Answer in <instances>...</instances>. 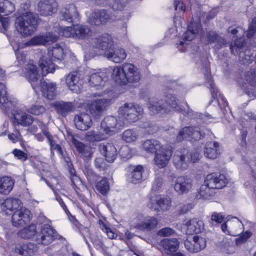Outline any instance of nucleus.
I'll return each instance as SVG.
<instances>
[{
  "label": "nucleus",
  "mask_w": 256,
  "mask_h": 256,
  "mask_svg": "<svg viewBox=\"0 0 256 256\" xmlns=\"http://www.w3.org/2000/svg\"><path fill=\"white\" fill-rule=\"evenodd\" d=\"M140 70L130 63H124L120 66H114L112 76L119 85L124 86L128 83H137L142 78Z\"/></svg>",
  "instance_id": "1"
},
{
  "label": "nucleus",
  "mask_w": 256,
  "mask_h": 256,
  "mask_svg": "<svg viewBox=\"0 0 256 256\" xmlns=\"http://www.w3.org/2000/svg\"><path fill=\"white\" fill-rule=\"evenodd\" d=\"M65 54L64 48L59 44H56L48 52V56H43L38 61V66L42 70V76L54 71L56 66L53 62L60 63L64 58Z\"/></svg>",
  "instance_id": "2"
},
{
  "label": "nucleus",
  "mask_w": 256,
  "mask_h": 256,
  "mask_svg": "<svg viewBox=\"0 0 256 256\" xmlns=\"http://www.w3.org/2000/svg\"><path fill=\"white\" fill-rule=\"evenodd\" d=\"M38 16L31 12H26L18 18L15 24L19 33L24 36L32 34L37 25Z\"/></svg>",
  "instance_id": "3"
},
{
  "label": "nucleus",
  "mask_w": 256,
  "mask_h": 256,
  "mask_svg": "<svg viewBox=\"0 0 256 256\" xmlns=\"http://www.w3.org/2000/svg\"><path fill=\"white\" fill-rule=\"evenodd\" d=\"M230 48L232 54L238 55L240 62L244 65L250 64L256 58V52H252L250 50L246 48L243 39L234 40L233 44H230Z\"/></svg>",
  "instance_id": "4"
},
{
  "label": "nucleus",
  "mask_w": 256,
  "mask_h": 256,
  "mask_svg": "<svg viewBox=\"0 0 256 256\" xmlns=\"http://www.w3.org/2000/svg\"><path fill=\"white\" fill-rule=\"evenodd\" d=\"M143 108L140 105L126 103L119 108V114L130 122H134L143 114Z\"/></svg>",
  "instance_id": "5"
},
{
  "label": "nucleus",
  "mask_w": 256,
  "mask_h": 256,
  "mask_svg": "<svg viewBox=\"0 0 256 256\" xmlns=\"http://www.w3.org/2000/svg\"><path fill=\"white\" fill-rule=\"evenodd\" d=\"M206 135L204 130L197 126H186L182 129L176 136L178 142H181L184 139L190 140H198L203 138Z\"/></svg>",
  "instance_id": "6"
},
{
  "label": "nucleus",
  "mask_w": 256,
  "mask_h": 256,
  "mask_svg": "<svg viewBox=\"0 0 256 256\" xmlns=\"http://www.w3.org/2000/svg\"><path fill=\"white\" fill-rule=\"evenodd\" d=\"M124 123L114 116H107L101 122L103 132L108 136H112L124 128Z\"/></svg>",
  "instance_id": "7"
},
{
  "label": "nucleus",
  "mask_w": 256,
  "mask_h": 256,
  "mask_svg": "<svg viewBox=\"0 0 256 256\" xmlns=\"http://www.w3.org/2000/svg\"><path fill=\"white\" fill-rule=\"evenodd\" d=\"M110 105V100L99 99L92 101L87 104L86 110L94 118H99Z\"/></svg>",
  "instance_id": "8"
},
{
  "label": "nucleus",
  "mask_w": 256,
  "mask_h": 256,
  "mask_svg": "<svg viewBox=\"0 0 256 256\" xmlns=\"http://www.w3.org/2000/svg\"><path fill=\"white\" fill-rule=\"evenodd\" d=\"M206 245L205 238L199 236H189L184 241L185 248L190 252L196 253L204 249Z\"/></svg>",
  "instance_id": "9"
},
{
  "label": "nucleus",
  "mask_w": 256,
  "mask_h": 256,
  "mask_svg": "<svg viewBox=\"0 0 256 256\" xmlns=\"http://www.w3.org/2000/svg\"><path fill=\"white\" fill-rule=\"evenodd\" d=\"M173 163L178 170L186 169L190 162V152L186 149L176 150L172 158Z\"/></svg>",
  "instance_id": "10"
},
{
  "label": "nucleus",
  "mask_w": 256,
  "mask_h": 256,
  "mask_svg": "<svg viewBox=\"0 0 256 256\" xmlns=\"http://www.w3.org/2000/svg\"><path fill=\"white\" fill-rule=\"evenodd\" d=\"M149 208L156 212H166L171 206V200L168 196H155L150 198Z\"/></svg>",
  "instance_id": "11"
},
{
  "label": "nucleus",
  "mask_w": 256,
  "mask_h": 256,
  "mask_svg": "<svg viewBox=\"0 0 256 256\" xmlns=\"http://www.w3.org/2000/svg\"><path fill=\"white\" fill-rule=\"evenodd\" d=\"M54 239V230L49 225L42 226L40 232L36 234L34 241L38 244L48 245Z\"/></svg>",
  "instance_id": "12"
},
{
  "label": "nucleus",
  "mask_w": 256,
  "mask_h": 256,
  "mask_svg": "<svg viewBox=\"0 0 256 256\" xmlns=\"http://www.w3.org/2000/svg\"><path fill=\"white\" fill-rule=\"evenodd\" d=\"M30 211L26 208H20L14 212L12 216V222L15 227H22L30 221Z\"/></svg>",
  "instance_id": "13"
},
{
  "label": "nucleus",
  "mask_w": 256,
  "mask_h": 256,
  "mask_svg": "<svg viewBox=\"0 0 256 256\" xmlns=\"http://www.w3.org/2000/svg\"><path fill=\"white\" fill-rule=\"evenodd\" d=\"M204 182L210 188L220 189L226 186L227 180L224 174L214 172L206 176Z\"/></svg>",
  "instance_id": "14"
},
{
  "label": "nucleus",
  "mask_w": 256,
  "mask_h": 256,
  "mask_svg": "<svg viewBox=\"0 0 256 256\" xmlns=\"http://www.w3.org/2000/svg\"><path fill=\"white\" fill-rule=\"evenodd\" d=\"M112 18V14L107 10H96L90 14L88 22L92 24L101 26L104 24Z\"/></svg>",
  "instance_id": "15"
},
{
  "label": "nucleus",
  "mask_w": 256,
  "mask_h": 256,
  "mask_svg": "<svg viewBox=\"0 0 256 256\" xmlns=\"http://www.w3.org/2000/svg\"><path fill=\"white\" fill-rule=\"evenodd\" d=\"M58 8L56 0H40L38 4V10L40 14L48 16L56 12Z\"/></svg>",
  "instance_id": "16"
},
{
  "label": "nucleus",
  "mask_w": 256,
  "mask_h": 256,
  "mask_svg": "<svg viewBox=\"0 0 256 256\" xmlns=\"http://www.w3.org/2000/svg\"><path fill=\"white\" fill-rule=\"evenodd\" d=\"M58 40V36L52 32L46 34V35L36 36L26 42L28 46L37 45H45L50 42H54Z\"/></svg>",
  "instance_id": "17"
},
{
  "label": "nucleus",
  "mask_w": 256,
  "mask_h": 256,
  "mask_svg": "<svg viewBox=\"0 0 256 256\" xmlns=\"http://www.w3.org/2000/svg\"><path fill=\"white\" fill-rule=\"evenodd\" d=\"M94 46L96 48L102 50L104 53H106L114 47V42L112 36L105 34L96 38Z\"/></svg>",
  "instance_id": "18"
},
{
  "label": "nucleus",
  "mask_w": 256,
  "mask_h": 256,
  "mask_svg": "<svg viewBox=\"0 0 256 256\" xmlns=\"http://www.w3.org/2000/svg\"><path fill=\"white\" fill-rule=\"evenodd\" d=\"M192 186V180L186 176H180L176 178L174 184V190L179 194L188 193Z\"/></svg>",
  "instance_id": "19"
},
{
  "label": "nucleus",
  "mask_w": 256,
  "mask_h": 256,
  "mask_svg": "<svg viewBox=\"0 0 256 256\" xmlns=\"http://www.w3.org/2000/svg\"><path fill=\"white\" fill-rule=\"evenodd\" d=\"M59 16L61 20L72 22L78 19L79 14L75 5L70 4L61 9Z\"/></svg>",
  "instance_id": "20"
},
{
  "label": "nucleus",
  "mask_w": 256,
  "mask_h": 256,
  "mask_svg": "<svg viewBox=\"0 0 256 256\" xmlns=\"http://www.w3.org/2000/svg\"><path fill=\"white\" fill-rule=\"evenodd\" d=\"M166 102L167 104L176 110L182 112L184 115L194 118L196 114L189 106L186 104V108H182L178 104V100L172 94H168L166 96Z\"/></svg>",
  "instance_id": "21"
},
{
  "label": "nucleus",
  "mask_w": 256,
  "mask_h": 256,
  "mask_svg": "<svg viewBox=\"0 0 256 256\" xmlns=\"http://www.w3.org/2000/svg\"><path fill=\"white\" fill-rule=\"evenodd\" d=\"M99 148L108 162H113L116 158L117 150L112 144L108 142L101 144L100 145Z\"/></svg>",
  "instance_id": "22"
},
{
  "label": "nucleus",
  "mask_w": 256,
  "mask_h": 256,
  "mask_svg": "<svg viewBox=\"0 0 256 256\" xmlns=\"http://www.w3.org/2000/svg\"><path fill=\"white\" fill-rule=\"evenodd\" d=\"M74 122L76 128L81 130H86L92 125V120L88 114L76 115Z\"/></svg>",
  "instance_id": "23"
},
{
  "label": "nucleus",
  "mask_w": 256,
  "mask_h": 256,
  "mask_svg": "<svg viewBox=\"0 0 256 256\" xmlns=\"http://www.w3.org/2000/svg\"><path fill=\"white\" fill-rule=\"evenodd\" d=\"M66 82L70 90L76 93L80 92L82 86L77 72H72L66 76Z\"/></svg>",
  "instance_id": "24"
},
{
  "label": "nucleus",
  "mask_w": 256,
  "mask_h": 256,
  "mask_svg": "<svg viewBox=\"0 0 256 256\" xmlns=\"http://www.w3.org/2000/svg\"><path fill=\"white\" fill-rule=\"evenodd\" d=\"M185 226H186V234H192L194 233L198 234L201 232L204 229V224L202 220L194 218L188 220Z\"/></svg>",
  "instance_id": "25"
},
{
  "label": "nucleus",
  "mask_w": 256,
  "mask_h": 256,
  "mask_svg": "<svg viewBox=\"0 0 256 256\" xmlns=\"http://www.w3.org/2000/svg\"><path fill=\"white\" fill-rule=\"evenodd\" d=\"M53 106L57 112L63 116L74 111L76 108L74 102L64 101L56 102L54 104Z\"/></svg>",
  "instance_id": "26"
},
{
  "label": "nucleus",
  "mask_w": 256,
  "mask_h": 256,
  "mask_svg": "<svg viewBox=\"0 0 256 256\" xmlns=\"http://www.w3.org/2000/svg\"><path fill=\"white\" fill-rule=\"evenodd\" d=\"M104 55L108 60L116 63L122 62L126 56V54L124 49L122 48H114V46L108 52L104 53Z\"/></svg>",
  "instance_id": "27"
},
{
  "label": "nucleus",
  "mask_w": 256,
  "mask_h": 256,
  "mask_svg": "<svg viewBox=\"0 0 256 256\" xmlns=\"http://www.w3.org/2000/svg\"><path fill=\"white\" fill-rule=\"evenodd\" d=\"M193 20H194L193 19ZM201 18H198V22L193 21L188 26L187 30L183 35V39L185 41H190L194 39L198 34L200 28V22Z\"/></svg>",
  "instance_id": "28"
},
{
  "label": "nucleus",
  "mask_w": 256,
  "mask_h": 256,
  "mask_svg": "<svg viewBox=\"0 0 256 256\" xmlns=\"http://www.w3.org/2000/svg\"><path fill=\"white\" fill-rule=\"evenodd\" d=\"M204 156L210 159H215L220 155V146L218 142H208L204 148Z\"/></svg>",
  "instance_id": "29"
},
{
  "label": "nucleus",
  "mask_w": 256,
  "mask_h": 256,
  "mask_svg": "<svg viewBox=\"0 0 256 256\" xmlns=\"http://www.w3.org/2000/svg\"><path fill=\"white\" fill-rule=\"evenodd\" d=\"M144 149L147 152L152 154L164 152V148L160 142L156 140L151 139L144 141L142 144Z\"/></svg>",
  "instance_id": "30"
},
{
  "label": "nucleus",
  "mask_w": 256,
  "mask_h": 256,
  "mask_svg": "<svg viewBox=\"0 0 256 256\" xmlns=\"http://www.w3.org/2000/svg\"><path fill=\"white\" fill-rule=\"evenodd\" d=\"M21 201L16 198H7L0 204V208L3 211L9 210L10 212L20 210L22 208L21 206Z\"/></svg>",
  "instance_id": "31"
},
{
  "label": "nucleus",
  "mask_w": 256,
  "mask_h": 256,
  "mask_svg": "<svg viewBox=\"0 0 256 256\" xmlns=\"http://www.w3.org/2000/svg\"><path fill=\"white\" fill-rule=\"evenodd\" d=\"M206 36L210 44H216L214 48L217 50L226 46L228 44L223 37L214 32H208Z\"/></svg>",
  "instance_id": "32"
},
{
  "label": "nucleus",
  "mask_w": 256,
  "mask_h": 256,
  "mask_svg": "<svg viewBox=\"0 0 256 256\" xmlns=\"http://www.w3.org/2000/svg\"><path fill=\"white\" fill-rule=\"evenodd\" d=\"M180 242L176 238H164L160 242V246L165 250L168 254L175 252L179 248Z\"/></svg>",
  "instance_id": "33"
},
{
  "label": "nucleus",
  "mask_w": 256,
  "mask_h": 256,
  "mask_svg": "<svg viewBox=\"0 0 256 256\" xmlns=\"http://www.w3.org/2000/svg\"><path fill=\"white\" fill-rule=\"evenodd\" d=\"M24 76L30 82H38L39 75L36 66L32 64H26L23 70Z\"/></svg>",
  "instance_id": "34"
},
{
  "label": "nucleus",
  "mask_w": 256,
  "mask_h": 256,
  "mask_svg": "<svg viewBox=\"0 0 256 256\" xmlns=\"http://www.w3.org/2000/svg\"><path fill=\"white\" fill-rule=\"evenodd\" d=\"M40 84L44 96L49 100H52L56 95V84L54 82L41 80Z\"/></svg>",
  "instance_id": "35"
},
{
  "label": "nucleus",
  "mask_w": 256,
  "mask_h": 256,
  "mask_svg": "<svg viewBox=\"0 0 256 256\" xmlns=\"http://www.w3.org/2000/svg\"><path fill=\"white\" fill-rule=\"evenodd\" d=\"M158 224V220L154 216L146 218L142 222L138 224L135 228L143 231H150L155 228Z\"/></svg>",
  "instance_id": "36"
},
{
  "label": "nucleus",
  "mask_w": 256,
  "mask_h": 256,
  "mask_svg": "<svg viewBox=\"0 0 256 256\" xmlns=\"http://www.w3.org/2000/svg\"><path fill=\"white\" fill-rule=\"evenodd\" d=\"M148 110L152 114L164 113L166 111V106L161 100L150 99L148 101Z\"/></svg>",
  "instance_id": "37"
},
{
  "label": "nucleus",
  "mask_w": 256,
  "mask_h": 256,
  "mask_svg": "<svg viewBox=\"0 0 256 256\" xmlns=\"http://www.w3.org/2000/svg\"><path fill=\"white\" fill-rule=\"evenodd\" d=\"M74 36L78 39H84L92 34V31L88 26L82 24L74 25Z\"/></svg>",
  "instance_id": "38"
},
{
  "label": "nucleus",
  "mask_w": 256,
  "mask_h": 256,
  "mask_svg": "<svg viewBox=\"0 0 256 256\" xmlns=\"http://www.w3.org/2000/svg\"><path fill=\"white\" fill-rule=\"evenodd\" d=\"M12 114L14 116V122L22 126H29L32 124L34 122L32 116L28 115L22 111L18 112L16 113L14 112Z\"/></svg>",
  "instance_id": "39"
},
{
  "label": "nucleus",
  "mask_w": 256,
  "mask_h": 256,
  "mask_svg": "<svg viewBox=\"0 0 256 256\" xmlns=\"http://www.w3.org/2000/svg\"><path fill=\"white\" fill-rule=\"evenodd\" d=\"M171 156L172 152L169 150L164 149V152H158L154 158L156 164L160 168L164 167L166 166Z\"/></svg>",
  "instance_id": "40"
},
{
  "label": "nucleus",
  "mask_w": 256,
  "mask_h": 256,
  "mask_svg": "<svg viewBox=\"0 0 256 256\" xmlns=\"http://www.w3.org/2000/svg\"><path fill=\"white\" fill-rule=\"evenodd\" d=\"M14 180L8 176H4L0 179V193L8 194L13 188Z\"/></svg>",
  "instance_id": "41"
},
{
  "label": "nucleus",
  "mask_w": 256,
  "mask_h": 256,
  "mask_svg": "<svg viewBox=\"0 0 256 256\" xmlns=\"http://www.w3.org/2000/svg\"><path fill=\"white\" fill-rule=\"evenodd\" d=\"M36 250V246L32 243L22 245L18 244L14 248L15 252L24 256H31Z\"/></svg>",
  "instance_id": "42"
},
{
  "label": "nucleus",
  "mask_w": 256,
  "mask_h": 256,
  "mask_svg": "<svg viewBox=\"0 0 256 256\" xmlns=\"http://www.w3.org/2000/svg\"><path fill=\"white\" fill-rule=\"evenodd\" d=\"M214 190L213 188L208 186L204 182L198 192L196 197L198 199L210 200L214 194Z\"/></svg>",
  "instance_id": "43"
},
{
  "label": "nucleus",
  "mask_w": 256,
  "mask_h": 256,
  "mask_svg": "<svg viewBox=\"0 0 256 256\" xmlns=\"http://www.w3.org/2000/svg\"><path fill=\"white\" fill-rule=\"evenodd\" d=\"M53 33L56 34L58 36V39L60 36L64 37H73L74 36V25L72 26H67L62 28L59 26H56L54 28V32Z\"/></svg>",
  "instance_id": "44"
},
{
  "label": "nucleus",
  "mask_w": 256,
  "mask_h": 256,
  "mask_svg": "<svg viewBox=\"0 0 256 256\" xmlns=\"http://www.w3.org/2000/svg\"><path fill=\"white\" fill-rule=\"evenodd\" d=\"M18 234L20 237L22 238L28 239L34 238V239L36 234H38L36 226L31 224L28 227L21 230Z\"/></svg>",
  "instance_id": "45"
},
{
  "label": "nucleus",
  "mask_w": 256,
  "mask_h": 256,
  "mask_svg": "<svg viewBox=\"0 0 256 256\" xmlns=\"http://www.w3.org/2000/svg\"><path fill=\"white\" fill-rule=\"evenodd\" d=\"M88 81L92 86H100L107 78L104 72L94 73L86 77Z\"/></svg>",
  "instance_id": "46"
},
{
  "label": "nucleus",
  "mask_w": 256,
  "mask_h": 256,
  "mask_svg": "<svg viewBox=\"0 0 256 256\" xmlns=\"http://www.w3.org/2000/svg\"><path fill=\"white\" fill-rule=\"evenodd\" d=\"M95 188L98 192L102 195H106L110 190V184L106 178H104L100 180H97L95 184Z\"/></svg>",
  "instance_id": "47"
},
{
  "label": "nucleus",
  "mask_w": 256,
  "mask_h": 256,
  "mask_svg": "<svg viewBox=\"0 0 256 256\" xmlns=\"http://www.w3.org/2000/svg\"><path fill=\"white\" fill-rule=\"evenodd\" d=\"M14 10V6L12 3L7 0L0 2V18L2 16H6Z\"/></svg>",
  "instance_id": "48"
},
{
  "label": "nucleus",
  "mask_w": 256,
  "mask_h": 256,
  "mask_svg": "<svg viewBox=\"0 0 256 256\" xmlns=\"http://www.w3.org/2000/svg\"><path fill=\"white\" fill-rule=\"evenodd\" d=\"M138 138L137 132L132 129H128L124 132L122 139L126 142H132L136 140Z\"/></svg>",
  "instance_id": "49"
},
{
  "label": "nucleus",
  "mask_w": 256,
  "mask_h": 256,
  "mask_svg": "<svg viewBox=\"0 0 256 256\" xmlns=\"http://www.w3.org/2000/svg\"><path fill=\"white\" fill-rule=\"evenodd\" d=\"M142 166L138 165L134 167L131 174L130 182L134 184H137L141 181L142 178Z\"/></svg>",
  "instance_id": "50"
},
{
  "label": "nucleus",
  "mask_w": 256,
  "mask_h": 256,
  "mask_svg": "<svg viewBox=\"0 0 256 256\" xmlns=\"http://www.w3.org/2000/svg\"><path fill=\"white\" fill-rule=\"evenodd\" d=\"M0 107L4 113L10 112L12 114L14 112L13 111L14 105L11 101L8 100L6 96L0 99Z\"/></svg>",
  "instance_id": "51"
},
{
  "label": "nucleus",
  "mask_w": 256,
  "mask_h": 256,
  "mask_svg": "<svg viewBox=\"0 0 256 256\" xmlns=\"http://www.w3.org/2000/svg\"><path fill=\"white\" fill-rule=\"evenodd\" d=\"M72 142L80 153L84 154L85 156H88L90 154L88 150L89 148L85 146L82 142L75 138H73Z\"/></svg>",
  "instance_id": "52"
},
{
  "label": "nucleus",
  "mask_w": 256,
  "mask_h": 256,
  "mask_svg": "<svg viewBox=\"0 0 256 256\" xmlns=\"http://www.w3.org/2000/svg\"><path fill=\"white\" fill-rule=\"evenodd\" d=\"M244 80L252 86L256 84V73L254 70L247 72L244 74Z\"/></svg>",
  "instance_id": "53"
},
{
  "label": "nucleus",
  "mask_w": 256,
  "mask_h": 256,
  "mask_svg": "<svg viewBox=\"0 0 256 256\" xmlns=\"http://www.w3.org/2000/svg\"><path fill=\"white\" fill-rule=\"evenodd\" d=\"M46 108L40 104H33L30 108L29 112L34 115H40L44 113L46 111Z\"/></svg>",
  "instance_id": "54"
},
{
  "label": "nucleus",
  "mask_w": 256,
  "mask_h": 256,
  "mask_svg": "<svg viewBox=\"0 0 256 256\" xmlns=\"http://www.w3.org/2000/svg\"><path fill=\"white\" fill-rule=\"evenodd\" d=\"M120 154L124 159H128L132 157L130 149L128 146H122L119 151Z\"/></svg>",
  "instance_id": "55"
},
{
  "label": "nucleus",
  "mask_w": 256,
  "mask_h": 256,
  "mask_svg": "<svg viewBox=\"0 0 256 256\" xmlns=\"http://www.w3.org/2000/svg\"><path fill=\"white\" fill-rule=\"evenodd\" d=\"M256 32V18H252L247 32V36L252 38Z\"/></svg>",
  "instance_id": "56"
},
{
  "label": "nucleus",
  "mask_w": 256,
  "mask_h": 256,
  "mask_svg": "<svg viewBox=\"0 0 256 256\" xmlns=\"http://www.w3.org/2000/svg\"><path fill=\"white\" fill-rule=\"evenodd\" d=\"M174 232V230L172 228H164L159 230L157 232V234L161 236H168L173 234Z\"/></svg>",
  "instance_id": "57"
},
{
  "label": "nucleus",
  "mask_w": 256,
  "mask_h": 256,
  "mask_svg": "<svg viewBox=\"0 0 256 256\" xmlns=\"http://www.w3.org/2000/svg\"><path fill=\"white\" fill-rule=\"evenodd\" d=\"M37 123L38 126L42 129L44 135L46 138L48 142H50L52 140H54L53 136L49 132L45 130V126L44 124L40 121L37 122Z\"/></svg>",
  "instance_id": "58"
},
{
  "label": "nucleus",
  "mask_w": 256,
  "mask_h": 256,
  "mask_svg": "<svg viewBox=\"0 0 256 256\" xmlns=\"http://www.w3.org/2000/svg\"><path fill=\"white\" fill-rule=\"evenodd\" d=\"M12 153L15 157L22 161H25L28 158V154L20 150L14 149Z\"/></svg>",
  "instance_id": "59"
},
{
  "label": "nucleus",
  "mask_w": 256,
  "mask_h": 256,
  "mask_svg": "<svg viewBox=\"0 0 256 256\" xmlns=\"http://www.w3.org/2000/svg\"><path fill=\"white\" fill-rule=\"evenodd\" d=\"M251 236V232H246L236 240V246H240L244 242Z\"/></svg>",
  "instance_id": "60"
},
{
  "label": "nucleus",
  "mask_w": 256,
  "mask_h": 256,
  "mask_svg": "<svg viewBox=\"0 0 256 256\" xmlns=\"http://www.w3.org/2000/svg\"><path fill=\"white\" fill-rule=\"evenodd\" d=\"M111 6L114 10H122L124 6V4L122 0H114Z\"/></svg>",
  "instance_id": "61"
},
{
  "label": "nucleus",
  "mask_w": 256,
  "mask_h": 256,
  "mask_svg": "<svg viewBox=\"0 0 256 256\" xmlns=\"http://www.w3.org/2000/svg\"><path fill=\"white\" fill-rule=\"evenodd\" d=\"M163 180L162 178L158 177L155 179L154 182L152 187V190L154 191H158L162 186Z\"/></svg>",
  "instance_id": "62"
},
{
  "label": "nucleus",
  "mask_w": 256,
  "mask_h": 256,
  "mask_svg": "<svg viewBox=\"0 0 256 256\" xmlns=\"http://www.w3.org/2000/svg\"><path fill=\"white\" fill-rule=\"evenodd\" d=\"M49 143L52 153L53 150H56L61 154H62V151L61 146L58 144L56 142V141L54 140V139L51 142H50Z\"/></svg>",
  "instance_id": "63"
},
{
  "label": "nucleus",
  "mask_w": 256,
  "mask_h": 256,
  "mask_svg": "<svg viewBox=\"0 0 256 256\" xmlns=\"http://www.w3.org/2000/svg\"><path fill=\"white\" fill-rule=\"evenodd\" d=\"M94 164L96 166L100 169H104L106 167V162L102 158H98L95 160Z\"/></svg>",
  "instance_id": "64"
}]
</instances>
